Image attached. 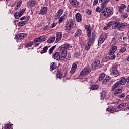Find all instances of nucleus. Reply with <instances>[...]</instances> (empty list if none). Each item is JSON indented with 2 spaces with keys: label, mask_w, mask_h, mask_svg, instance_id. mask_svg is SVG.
<instances>
[{
  "label": "nucleus",
  "mask_w": 129,
  "mask_h": 129,
  "mask_svg": "<svg viewBox=\"0 0 129 129\" xmlns=\"http://www.w3.org/2000/svg\"><path fill=\"white\" fill-rule=\"evenodd\" d=\"M126 28H127V24L126 23H122L119 21L115 22L112 26V29L121 31H124Z\"/></svg>",
  "instance_id": "f257e3e1"
},
{
  "label": "nucleus",
  "mask_w": 129,
  "mask_h": 129,
  "mask_svg": "<svg viewBox=\"0 0 129 129\" xmlns=\"http://www.w3.org/2000/svg\"><path fill=\"white\" fill-rule=\"evenodd\" d=\"M96 38V32L94 31L92 32L91 37L88 40V43L85 45V49L86 51H88L91 47V45L94 43Z\"/></svg>",
  "instance_id": "f03ea898"
},
{
  "label": "nucleus",
  "mask_w": 129,
  "mask_h": 129,
  "mask_svg": "<svg viewBox=\"0 0 129 129\" xmlns=\"http://www.w3.org/2000/svg\"><path fill=\"white\" fill-rule=\"evenodd\" d=\"M73 25H74V23H73V21L72 20L69 21L65 26L66 30L67 32H69L71 29H73Z\"/></svg>",
  "instance_id": "7ed1b4c3"
},
{
  "label": "nucleus",
  "mask_w": 129,
  "mask_h": 129,
  "mask_svg": "<svg viewBox=\"0 0 129 129\" xmlns=\"http://www.w3.org/2000/svg\"><path fill=\"white\" fill-rule=\"evenodd\" d=\"M107 38V33H102L98 40V45H101L104 41H105V39Z\"/></svg>",
  "instance_id": "20e7f679"
},
{
  "label": "nucleus",
  "mask_w": 129,
  "mask_h": 129,
  "mask_svg": "<svg viewBox=\"0 0 129 129\" xmlns=\"http://www.w3.org/2000/svg\"><path fill=\"white\" fill-rule=\"evenodd\" d=\"M67 49L68 50H71L72 49V46L68 43H66L64 45L60 46L58 48V50H63V51H67Z\"/></svg>",
  "instance_id": "39448f33"
},
{
  "label": "nucleus",
  "mask_w": 129,
  "mask_h": 129,
  "mask_svg": "<svg viewBox=\"0 0 129 129\" xmlns=\"http://www.w3.org/2000/svg\"><path fill=\"white\" fill-rule=\"evenodd\" d=\"M91 72V70L89 68H85L81 72L80 74V76H84V75H87Z\"/></svg>",
  "instance_id": "423d86ee"
},
{
  "label": "nucleus",
  "mask_w": 129,
  "mask_h": 129,
  "mask_svg": "<svg viewBox=\"0 0 129 129\" xmlns=\"http://www.w3.org/2000/svg\"><path fill=\"white\" fill-rule=\"evenodd\" d=\"M85 29L86 31L87 36L89 39H90V37H91V30H92L91 27L88 25H85Z\"/></svg>",
  "instance_id": "0eeeda50"
},
{
  "label": "nucleus",
  "mask_w": 129,
  "mask_h": 129,
  "mask_svg": "<svg viewBox=\"0 0 129 129\" xmlns=\"http://www.w3.org/2000/svg\"><path fill=\"white\" fill-rule=\"evenodd\" d=\"M60 51L59 53V60H64L66 56H67V51L65 50H63L62 49H59Z\"/></svg>",
  "instance_id": "6e6552de"
},
{
  "label": "nucleus",
  "mask_w": 129,
  "mask_h": 129,
  "mask_svg": "<svg viewBox=\"0 0 129 129\" xmlns=\"http://www.w3.org/2000/svg\"><path fill=\"white\" fill-rule=\"evenodd\" d=\"M112 13V11H111V10H110L109 8H105L102 14L104 16H105V17H109L110 15Z\"/></svg>",
  "instance_id": "1a4fd4ad"
},
{
  "label": "nucleus",
  "mask_w": 129,
  "mask_h": 129,
  "mask_svg": "<svg viewBox=\"0 0 129 129\" xmlns=\"http://www.w3.org/2000/svg\"><path fill=\"white\" fill-rule=\"evenodd\" d=\"M122 36L119 33V32L117 33L116 36H115L113 38V41L115 43H119L120 40H121Z\"/></svg>",
  "instance_id": "9d476101"
},
{
  "label": "nucleus",
  "mask_w": 129,
  "mask_h": 129,
  "mask_svg": "<svg viewBox=\"0 0 129 129\" xmlns=\"http://www.w3.org/2000/svg\"><path fill=\"white\" fill-rule=\"evenodd\" d=\"M111 72L112 73V75L114 76H115V77H117V76L119 75V73L118 72V71L117 70V68L115 66H114L112 67Z\"/></svg>",
  "instance_id": "9b49d317"
},
{
  "label": "nucleus",
  "mask_w": 129,
  "mask_h": 129,
  "mask_svg": "<svg viewBox=\"0 0 129 129\" xmlns=\"http://www.w3.org/2000/svg\"><path fill=\"white\" fill-rule=\"evenodd\" d=\"M27 37V34L26 33H20L15 36L16 40H23Z\"/></svg>",
  "instance_id": "f8f14e48"
},
{
  "label": "nucleus",
  "mask_w": 129,
  "mask_h": 129,
  "mask_svg": "<svg viewBox=\"0 0 129 129\" xmlns=\"http://www.w3.org/2000/svg\"><path fill=\"white\" fill-rule=\"evenodd\" d=\"M36 6V1L35 0H29L27 3V7L30 9V8H33Z\"/></svg>",
  "instance_id": "ddd939ff"
},
{
  "label": "nucleus",
  "mask_w": 129,
  "mask_h": 129,
  "mask_svg": "<svg viewBox=\"0 0 129 129\" xmlns=\"http://www.w3.org/2000/svg\"><path fill=\"white\" fill-rule=\"evenodd\" d=\"M76 21L78 23H81L82 22V16L80 13H77L75 15Z\"/></svg>",
  "instance_id": "4468645a"
},
{
  "label": "nucleus",
  "mask_w": 129,
  "mask_h": 129,
  "mask_svg": "<svg viewBox=\"0 0 129 129\" xmlns=\"http://www.w3.org/2000/svg\"><path fill=\"white\" fill-rule=\"evenodd\" d=\"M100 65V61L99 60H96L94 63L92 64V68L93 69H97Z\"/></svg>",
  "instance_id": "2eb2a0df"
},
{
  "label": "nucleus",
  "mask_w": 129,
  "mask_h": 129,
  "mask_svg": "<svg viewBox=\"0 0 129 129\" xmlns=\"http://www.w3.org/2000/svg\"><path fill=\"white\" fill-rule=\"evenodd\" d=\"M47 12H48V7H43L40 9L39 15H46Z\"/></svg>",
  "instance_id": "dca6fc26"
},
{
  "label": "nucleus",
  "mask_w": 129,
  "mask_h": 129,
  "mask_svg": "<svg viewBox=\"0 0 129 129\" xmlns=\"http://www.w3.org/2000/svg\"><path fill=\"white\" fill-rule=\"evenodd\" d=\"M56 43H58V42H60L61 39H62V32H57L56 34Z\"/></svg>",
  "instance_id": "f3484780"
},
{
  "label": "nucleus",
  "mask_w": 129,
  "mask_h": 129,
  "mask_svg": "<svg viewBox=\"0 0 129 129\" xmlns=\"http://www.w3.org/2000/svg\"><path fill=\"white\" fill-rule=\"evenodd\" d=\"M69 2L71 5L75 8L79 6V2L77 1V0H69Z\"/></svg>",
  "instance_id": "a211bd4d"
},
{
  "label": "nucleus",
  "mask_w": 129,
  "mask_h": 129,
  "mask_svg": "<svg viewBox=\"0 0 129 129\" xmlns=\"http://www.w3.org/2000/svg\"><path fill=\"white\" fill-rule=\"evenodd\" d=\"M63 11L64 10H63V9H60L57 12L56 15L55 16V19H56V20L57 19H59L60 17H61L62 14H63Z\"/></svg>",
  "instance_id": "6ab92c4d"
},
{
  "label": "nucleus",
  "mask_w": 129,
  "mask_h": 129,
  "mask_svg": "<svg viewBox=\"0 0 129 129\" xmlns=\"http://www.w3.org/2000/svg\"><path fill=\"white\" fill-rule=\"evenodd\" d=\"M119 12L120 14L123 13V11H124V9H126V5L124 4H122L118 7Z\"/></svg>",
  "instance_id": "aec40b11"
},
{
  "label": "nucleus",
  "mask_w": 129,
  "mask_h": 129,
  "mask_svg": "<svg viewBox=\"0 0 129 129\" xmlns=\"http://www.w3.org/2000/svg\"><path fill=\"white\" fill-rule=\"evenodd\" d=\"M76 69H77V64L74 63L72 66V68L70 71L71 74H73V73L76 71Z\"/></svg>",
  "instance_id": "412c9836"
},
{
  "label": "nucleus",
  "mask_w": 129,
  "mask_h": 129,
  "mask_svg": "<svg viewBox=\"0 0 129 129\" xmlns=\"http://www.w3.org/2000/svg\"><path fill=\"white\" fill-rule=\"evenodd\" d=\"M52 58L55 60H57L59 61L60 60V52H56L54 53V54L52 55Z\"/></svg>",
  "instance_id": "4be33fe9"
},
{
  "label": "nucleus",
  "mask_w": 129,
  "mask_h": 129,
  "mask_svg": "<svg viewBox=\"0 0 129 129\" xmlns=\"http://www.w3.org/2000/svg\"><path fill=\"white\" fill-rule=\"evenodd\" d=\"M117 50V47H116V46H114L112 47L110 52H109V54L113 55L114 53H115Z\"/></svg>",
  "instance_id": "5701e85b"
},
{
  "label": "nucleus",
  "mask_w": 129,
  "mask_h": 129,
  "mask_svg": "<svg viewBox=\"0 0 129 129\" xmlns=\"http://www.w3.org/2000/svg\"><path fill=\"white\" fill-rule=\"evenodd\" d=\"M82 33V31L81 30V29H77L76 32L75 33L74 37L75 38H78V37H80V36H81Z\"/></svg>",
  "instance_id": "b1692460"
},
{
  "label": "nucleus",
  "mask_w": 129,
  "mask_h": 129,
  "mask_svg": "<svg viewBox=\"0 0 129 129\" xmlns=\"http://www.w3.org/2000/svg\"><path fill=\"white\" fill-rule=\"evenodd\" d=\"M56 76L57 78L61 79V78L63 77V73H62V71H61V70H58L56 73Z\"/></svg>",
  "instance_id": "393cba45"
},
{
  "label": "nucleus",
  "mask_w": 129,
  "mask_h": 129,
  "mask_svg": "<svg viewBox=\"0 0 129 129\" xmlns=\"http://www.w3.org/2000/svg\"><path fill=\"white\" fill-rule=\"evenodd\" d=\"M126 106H127L126 103H124L119 105L118 106V108L119 109L123 110V109H124L125 108H126Z\"/></svg>",
  "instance_id": "a878e982"
},
{
  "label": "nucleus",
  "mask_w": 129,
  "mask_h": 129,
  "mask_svg": "<svg viewBox=\"0 0 129 129\" xmlns=\"http://www.w3.org/2000/svg\"><path fill=\"white\" fill-rule=\"evenodd\" d=\"M119 85H120V83L118 81L116 82L114 85L113 86L112 88V91H114V90H115V89H116V88H117V87H118V86H119Z\"/></svg>",
  "instance_id": "bb28decb"
},
{
  "label": "nucleus",
  "mask_w": 129,
  "mask_h": 129,
  "mask_svg": "<svg viewBox=\"0 0 129 129\" xmlns=\"http://www.w3.org/2000/svg\"><path fill=\"white\" fill-rule=\"evenodd\" d=\"M120 83V85H124L127 82V78H123L120 81H118Z\"/></svg>",
  "instance_id": "cd10ccee"
},
{
  "label": "nucleus",
  "mask_w": 129,
  "mask_h": 129,
  "mask_svg": "<svg viewBox=\"0 0 129 129\" xmlns=\"http://www.w3.org/2000/svg\"><path fill=\"white\" fill-rule=\"evenodd\" d=\"M66 18H67V14H64L63 16H61L60 17L59 19L58 23H59V24H61V23L63 22V21H65V19H66Z\"/></svg>",
  "instance_id": "c85d7f7f"
},
{
  "label": "nucleus",
  "mask_w": 129,
  "mask_h": 129,
  "mask_svg": "<svg viewBox=\"0 0 129 129\" xmlns=\"http://www.w3.org/2000/svg\"><path fill=\"white\" fill-rule=\"evenodd\" d=\"M55 40H56V37L53 36L48 38L47 42V43L51 44V43H54V42H55Z\"/></svg>",
  "instance_id": "c756f323"
},
{
  "label": "nucleus",
  "mask_w": 129,
  "mask_h": 129,
  "mask_svg": "<svg viewBox=\"0 0 129 129\" xmlns=\"http://www.w3.org/2000/svg\"><path fill=\"white\" fill-rule=\"evenodd\" d=\"M100 94H101V99H102L103 100V99H104V97L106 96V94H107V93L105 91H102V92L100 93Z\"/></svg>",
  "instance_id": "7c9ffc66"
},
{
  "label": "nucleus",
  "mask_w": 129,
  "mask_h": 129,
  "mask_svg": "<svg viewBox=\"0 0 129 129\" xmlns=\"http://www.w3.org/2000/svg\"><path fill=\"white\" fill-rule=\"evenodd\" d=\"M98 88H99L98 85H93L90 87L91 90H96V89H98Z\"/></svg>",
  "instance_id": "2f4dec72"
},
{
  "label": "nucleus",
  "mask_w": 129,
  "mask_h": 129,
  "mask_svg": "<svg viewBox=\"0 0 129 129\" xmlns=\"http://www.w3.org/2000/svg\"><path fill=\"white\" fill-rule=\"evenodd\" d=\"M70 78V77L68 76V75H67V72H66L63 76L64 81H66L67 80H69Z\"/></svg>",
  "instance_id": "473e14b6"
},
{
  "label": "nucleus",
  "mask_w": 129,
  "mask_h": 129,
  "mask_svg": "<svg viewBox=\"0 0 129 129\" xmlns=\"http://www.w3.org/2000/svg\"><path fill=\"white\" fill-rule=\"evenodd\" d=\"M56 49V46H52L48 51V53L49 55H51V54H53V52H54V50Z\"/></svg>",
  "instance_id": "72a5a7b5"
},
{
  "label": "nucleus",
  "mask_w": 129,
  "mask_h": 129,
  "mask_svg": "<svg viewBox=\"0 0 129 129\" xmlns=\"http://www.w3.org/2000/svg\"><path fill=\"white\" fill-rule=\"evenodd\" d=\"M104 77H105V74H104V73L100 74V75H99V80L100 81H101V80H103Z\"/></svg>",
  "instance_id": "f704fd0d"
},
{
  "label": "nucleus",
  "mask_w": 129,
  "mask_h": 129,
  "mask_svg": "<svg viewBox=\"0 0 129 129\" xmlns=\"http://www.w3.org/2000/svg\"><path fill=\"white\" fill-rule=\"evenodd\" d=\"M107 111H109V112H111V113H114V112H115V108H108L107 109Z\"/></svg>",
  "instance_id": "c9c22d12"
},
{
  "label": "nucleus",
  "mask_w": 129,
  "mask_h": 129,
  "mask_svg": "<svg viewBox=\"0 0 129 129\" xmlns=\"http://www.w3.org/2000/svg\"><path fill=\"white\" fill-rule=\"evenodd\" d=\"M47 37L46 36L43 35L39 37V39L40 40V42H45L47 40Z\"/></svg>",
  "instance_id": "e433bc0d"
},
{
  "label": "nucleus",
  "mask_w": 129,
  "mask_h": 129,
  "mask_svg": "<svg viewBox=\"0 0 129 129\" xmlns=\"http://www.w3.org/2000/svg\"><path fill=\"white\" fill-rule=\"evenodd\" d=\"M108 4V3L106 2V1H103L102 4H101V8L102 9H104L106 7V5Z\"/></svg>",
  "instance_id": "4c0bfd02"
},
{
  "label": "nucleus",
  "mask_w": 129,
  "mask_h": 129,
  "mask_svg": "<svg viewBox=\"0 0 129 129\" xmlns=\"http://www.w3.org/2000/svg\"><path fill=\"white\" fill-rule=\"evenodd\" d=\"M48 46H45L44 47L43 50L41 52V54H44V53H47V51H48Z\"/></svg>",
  "instance_id": "58836bf2"
},
{
  "label": "nucleus",
  "mask_w": 129,
  "mask_h": 129,
  "mask_svg": "<svg viewBox=\"0 0 129 129\" xmlns=\"http://www.w3.org/2000/svg\"><path fill=\"white\" fill-rule=\"evenodd\" d=\"M26 25V21H21L18 23L19 27H24V25Z\"/></svg>",
  "instance_id": "ea45409f"
},
{
  "label": "nucleus",
  "mask_w": 129,
  "mask_h": 129,
  "mask_svg": "<svg viewBox=\"0 0 129 129\" xmlns=\"http://www.w3.org/2000/svg\"><path fill=\"white\" fill-rule=\"evenodd\" d=\"M126 51V48L125 47H123L120 49L119 53H120V54H122L124 53V52H125Z\"/></svg>",
  "instance_id": "a19ab883"
},
{
  "label": "nucleus",
  "mask_w": 129,
  "mask_h": 129,
  "mask_svg": "<svg viewBox=\"0 0 129 129\" xmlns=\"http://www.w3.org/2000/svg\"><path fill=\"white\" fill-rule=\"evenodd\" d=\"M50 68L51 69V71H53L54 69H56V64L55 63L52 62L50 65Z\"/></svg>",
  "instance_id": "79ce46f5"
},
{
  "label": "nucleus",
  "mask_w": 129,
  "mask_h": 129,
  "mask_svg": "<svg viewBox=\"0 0 129 129\" xmlns=\"http://www.w3.org/2000/svg\"><path fill=\"white\" fill-rule=\"evenodd\" d=\"M26 12V9H23L21 11H20L19 13V16L21 17L23 16V14Z\"/></svg>",
  "instance_id": "37998d69"
},
{
  "label": "nucleus",
  "mask_w": 129,
  "mask_h": 129,
  "mask_svg": "<svg viewBox=\"0 0 129 129\" xmlns=\"http://www.w3.org/2000/svg\"><path fill=\"white\" fill-rule=\"evenodd\" d=\"M122 92V90L121 89H116L114 92L115 94H118V93H121Z\"/></svg>",
  "instance_id": "c03bdc74"
},
{
  "label": "nucleus",
  "mask_w": 129,
  "mask_h": 129,
  "mask_svg": "<svg viewBox=\"0 0 129 129\" xmlns=\"http://www.w3.org/2000/svg\"><path fill=\"white\" fill-rule=\"evenodd\" d=\"M14 17H15V19H20V18H21L20 16L19 13L18 12H16L15 13Z\"/></svg>",
  "instance_id": "a18cd8bd"
},
{
  "label": "nucleus",
  "mask_w": 129,
  "mask_h": 129,
  "mask_svg": "<svg viewBox=\"0 0 129 129\" xmlns=\"http://www.w3.org/2000/svg\"><path fill=\"white\" fill-rule=\"evenodd\" d=\"M11 127H12V124H7L4 129H11Z\"/></svg>",
  "instance_id": "49530a36"
},
{
  "label": "nucleus",
  "mask_w": 129,
  "mask_h": 129,
  "mask_svg": "<svg viewBox=\"0 0 129 129\" xmlns=\"http://www.w3.org/2000/svg\"><path fill=\"white\" fill-rule=\"evenodd\" d=\"M34 44V42L33 41H31L30 42H28L27 44V46L28 48H29L30 47H32V45Z\"/></svg>",
  "instance_id": "de8ad7c7"
},
{
  "label": "nucleus",
  "mask_w": 129,
  "mask_h": 129,
  "mask_svg": "<svg viewBox=\"0 0 129 129\" xmlns=\"http://www.w3.org/2000/svg\"><path fill=\"white\" fill-rule=\"evenodd\" d=\"M108 81H109V79H108V78H105L103 81H102V83L103 84H105Z\"/></svg>",
  "instance_id": "09e8293b"
},
{
  "label": "nucleus",
  "mask_w": 129,
  "mask_h": 129,
  "mask_svg": "<svg viewBox=\"0 0 129 129\" xmlns=\"http://www.w3.org/2000/svg\"><path fill=\"white\" fill-rule=\"evenodd\" d=\"M33 41H34V43H37L38 42H41V40L40 39V37L34 39Z\"/></svg>",
  "instance_id": "8fccbe9b"
},
{
  "label": "nucleus",
  "mask_w": 129,
  "mask_h": 129,
  "mask_svg": "<svg viewBox=\"0 0 129 129\" xmlns=\"http://www.w3.org/2000/svg\"><path fill=\"white\" fill-rule=\"evenodd\" d=\"M128 17V15H127V14L124 13L123 15H121L122 18H124V19H126Z\"/></svg>",
  "instance_id": "3c124183"
},
{
  "label": "nucleus",
  "mask_w": 129,
  "mask_h": 129,
  "mask_svg": "<svg viewBox=\"0 0 129 129\" xmlns=\"http://www.w3.org/2000/svg\"><path fill=\"white\" fill-rule=\"evenodd\" d=\"M124 97H125V93H123L121 94V95H119V98H124Z\"/></svg>",
  "instance_id": "603ef678"
},
{
  "label": "nucleus",
  "mask_w": 129,
  "mask_h": 129,
  "mask_svg": "<svg viewBox=\"0 0 129 129\" xmlns=\"http://www.w3.org/2000/svg\"><path fill=\"white\" fill-rule=\"evenodd\" d=\"M56 25H57V23H55V22H53V23L51 24V26H50V29H52V28H53L56 27Z\"/></svg>",
  "instance_id": "864d4df0"
},
{
  "label": "nucleus",
  "mask_w": 129,
  "mask_h": 129,
  "mask_svg": "<svg viewBox=\"0 0 129 129\" xmlns=\"http://www.w3.org/2000/svg\"><path fill=\"white\" fill-rule=\"evenodd\" d=\"M99 0H94L93 3V6H96L97 4H98V1Z\"/></svg>",
  "instance_id": "5fc2aeb1"
},
{
  "label": "nucleus",
  "mask_w": 129,
  "mask_h": 129,
  "mask_svg": "<svg viewBox=\"0 0 129 129\" xmlns=\"http://www.w3.org/2000/svg\"><path fill=\"white\" fill-rule=\"evenodd\" d=\"M116 57V56L115 55H112V56L109 57L110 60H114L115 58Z\"/></svg>",
  "instance_id": "6e6d98bb"
},
{
  "label": "nucleus",
  "mask_w": 129,
  "mask_h": 129,
  "mask_svg": "<svg viewBox=\"0 0 129 129\" xmlns=\"http://www.w3.org/2000/svg\"><path fill=\"white\" fill-rule=\"evenodd\" d=\"M96 12H98V13H100L101 12V9L99 7H97L96 8Z\"/></svg>",
  "instance_id": "4d7b16f0"
},
{
  "label": "nucleus",
  "mask_w": 129,
  "mask_h": 129,
  "mask_svg": "<svg viewBox=\"0 0 129 129\" xmlns=\"http://www.w3.org/2000/svg\"><path fill=\"white\" fill-rule=\"evenodd\" d=\"M22 5V1H19L18 2V3H17V7H18V8H20V7H21V5Z\"/></svg>",
  "instance_id": "13d9d810"
},
{
  "label": "nucleus",
  "mask_w": 129,
  "mask_h": 129,
  "mask_svg": "<svg viewBox=\"0 0 129 129\" xmlns=\"http://www.w3.org/2000/svg\"><path fill=\"white\" fill-rule=\"evenodd\" d=\"M112 25H113V23H112V22H110L108 23V24L107 25L109 28H110V27H111V26H112Z\"/></svg>",
  "instance_id": "bf43d9fd"
},
{
  "label": "nucleus",
  "mask_w": 129,
  "mask_h": 129,
  "mask_svg": "<svg viewBox=\"0 0 129 129\" xmlns=\"http://www.w3.org/2000/svg\"><path fill=\"white\" fill-rule=\"evenodd\" d=\"M86 12L87 14L89 15V16H90V15H91V11L90 10L87 9Z\"/></svg>",
  "instance_id": "052dcab7"
},
{
  "label": "nucleus",
  "mask_w": 129,
  "mask_h": 129,
  "mask_svg": "<svg viewBox=\"0 0 129 129\" xmlns=\"http://www.w3.org/2000/svg\"><path fill=\"white\" fill-rule=\"evenodd\" d=\"M44 30L45 31H49V26L48 25H46L45 27H44Z\"/></svg>",
  "instance_id": "680f3d73"
},
{
  "label": "nucleus",
  "mask_w": 129,
  "mask_h": 129,
  "mask_svg": "<svg viewBox=\"0 0 129 129\" xmlns=\"http://www.w3.org/2000/svg\"><path fill=\"white\" fill-rule=\"evenodd\" d=\"M127 80L126 86L129 88V77L127 78Z\"/></svg>",
  "instance_id": "e2e57ef3"
},
{
  "label": "nucleus",
  "mask_w": 129,
  "mask_h": 129,
  "mask_svg": "<svg viewBox=\"0 0 129 129\" xmlns=\"http://www.w3.org/2000/svg\"><path fill=\"white\" fill-rule=\"evenodd\" d=\"M26 16H23V17H22V18H21L20 19V21H24V20H26Z\"/></svg>",
  "instance_id": "0e129e2a"
},
{
  "label": "nucleus",
  "mask_w": 129,
  "mask_h": 129,
  "mask_svg": "<svg viewBox=\"0 0 129 129\" xmlns=\"http://www.w3.org/2000/svg\"><path fill=\"white\" fill-rule=\"evenodd\" d=\"M110 28L107 25L106 26H105L104 27V30H108V29H109Z\"/></svg>",
  "instance_id": "69168bd1"
},
{
  "label": "nucleus",
  "mask_w": 129,
  "mask_h": 129,
  "mask_svg": "<svg viewBox=\"0 0 129 129\" xmlns=\"http://www.w3.org/2000/svg\"><path fill=\"white\" fill-rule=\"evenodd\" d=\"M126 100H129V95H127L125 98Z\"/></svg>",
  "instance_id": "338daca9"
},
{
  "label": "nucleus",
  "mask_w": 129,
  "mask_h": 129,
  "mask_svg": "<svg viewBox=\"0 0 129 129\" xmlns=\"http://www.w3.org/2000/svg\"><path fill=\"white\" fill-rule=\"evenodd\" d=\"M38 27H39V28H41V27H42V25L41 24H39L38 25Z\"/></svg>",
  "instance_id": "774afa93"
}]
</instances>
